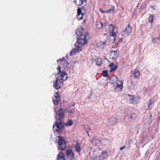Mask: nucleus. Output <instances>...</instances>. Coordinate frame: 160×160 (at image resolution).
<instances>
[{
	"mask_svg": "<svg viewBox=\"0 0 160 160\" xmlns=\"http://www.w3.org/2000/svg\"><path fill=\"white\" fill-rule=\"evenodd\" d=\"M60 75L62 79H59L58 78H57L55 82L53 84V86L54 88L57 90L59 89L61 87L63 86V82L62 80L65 81L68 78L66 73L64 71L62 72Z\"/></svg>",
	"mask_w": 160,
	"mask_h": 160,
	"instance_id": "f03ea898",
	"label": "nucleus"
},
{
	"mask_svg": "<svg viewBox=\"0 0 160 160\" xmlns=\"http://www.w3.org/2000/svg\"><path fill=\"white\" fill-rule=\"evenodd\" d=\"M128 98L131 101V103L134 104L137 102V98L132 95H128Z\"/></svg>",
	"mask_w": 160,
	"mask_h": 160,
	"instance_id": "a211bd4d",
	"label": "nucleus"
},
{
	"mask_svg": "<svg viewBox=\"0 0 160 160\" xmlns=\"http://www.w3.org/2000/svg\"><path fill=\"white\" fill-rule=\"evenodd\" d=\"M131 80L130 81V85L132 88H135L136 84L137 82L136 81L134 80V79L131 78Z\"/></svg>",
	"mask_w": 160,
	"mask_h": 160,
	"instance_id": "aec40b11",
	"label": "nucleus"
},
{
	"mask_svg": "<svg viewBox=\"0 0 160 160\" xmlns=\"http://www.w3.org/2000/svg\"><path fill=\"white\" fill-rule=\"evenodd\" d=\"M70 63L68 62H66L64 64V65L65 66L67 67L68 68H69V67L68 65Z\"/></svg>",
	"mask_w": 160,
	"mask_h": 160,
	"instance_id": "ea45409f",
	"label": "nucleus"
},
{
	"mask_svg": "<svg viewBox=\"0 0 160 160\" xmlns=\"http://www.w3.org/2000/svg\"><path fill=\"white\" fill-rule=\"evenodd\" d=\"M114 66V64L113 63H111L109 66V67H111V68L112 67H113Z\"/></svg>",
	"mask_w": 160,
	"mask_h": 160,
	"instance_id": "79ce46f5",
	"label": "nucleus"
},
{
	"mask_svg": "<svg viewBox=\"0 0 160 160\" xmlns=\"http://www.w3.org/2000/svg\"><path fill=\"white\" fill-rule=\"evenodd\" d=\"M100 11L102 13H106V10L103 11L102 9H100Z\"/></svg>",
	"mask_w": 160,
	"mask_h": 160,
	"instance_id": "37998d69",
	"label": "nucleus"
},
{
	"mask_svg": "<svg viewBox=\"0 0 160 160\" xmlns=\"http://www.w3.org/2000/svg\"><path fill=\"white\" fill-rule=\"evenodd\" d=\"M118 81V79L117 77L115 76H112L111 79V83L112 84L117 83Z\"/></svg>",
	"mask_w": 160,
	"mask_h": 160,
	"instance_id": "b1692460",
	"label": "nucleus"
},
{
	"mask_svg": "<svg viewBox=\"0 0 160 160\" xmlns=\"http://www.w3.org/2000/svg\"><path fill=\"white\" fill-rule=\"evenodd\" d=\"M149 22L151 23L152 22L153 20V16L151 15H150L149 16Z\"/></svg>",
	"mask_w": 160,
	"mask_h": 160,
	"instance_id": "72a5a7b5",
	"label": "nucleus"
},
{
	"mask_svg": "<svg viewBox=\"0 0 160 160\" xmlns=\"http://www.w3.org/2000/svg\"><path fill=\"white\" fill-rule=\"evenodd\" d=\"M115 37L114 36H110L109 39V43H112L115 40Z\"/></svg>",
	"mask_w": 160,
	"mask_h": 160,
	"instance_id": "a878e982",
	"label": "nucleus"
},
{
	"mask_svg": "<svg viewBox=\"0 0 160 160\" xmlns=\"http://www.w3.org/2000/svg\"><path fill=\"white\" fill-rule=\"evenodd\" d=\"M66 155L70 160L74 159V153L72 150L67 149L66 151Z\"/></svg>",
	"mask_w": 160,
	"mask_h": 160,
	"instance_id": "9b49d317",
	"label": "nucleus"
},
{
	"mask_svg": "<svg viewBox=\"0 0 160 160\" xmlns=\"http://www.w3.org/2000/svg\"><path fill=\"white\" fill-rule=\"evenodd\" d=\"M81 16L80 18L79 17H78V16L77 18H78V20H81L83 18V14H81Z\"/></svg>",
	"mask_w": 160,
	"mask_h": 160,
	"instance_id": "58836bf2",
	"label": "nucleus"
},
{
	"mask_svg": "<svg viewBox=\"0 0 160 160\" xmlns=\"http://www.w3.org/2000/svg\"><path fill=\"white\" fill-rule=\"evenodd\" d=\"M100 142V140L97 137H94L92 139V142L93 144L97 145Z\"/></svg>",
	"mask_w": 160,
	"mask_h": 160,
	"instance_id": "6ab92c4d",
	"label": "nucleus"
},
{
	"mask_svg": "<svg viewBox=\"0 0 160 160\" xmlns=\"http://www.w3.org/2000/svg\"><path fill=\"white\" fill-rule=\"evenodd\" d=\"M63 61H66L68 60V57L67 56H66L65 57L63 58H62Z\"/></svg>",
	"mask_w": 160,
	"mask_h": 160,
	"instance_id": "a19ab883",
	"label": "nucleus"
},
{
	"mask_svg": "<svg viewBox=\"0 0 160 160\" xmlns=\"http://www.w3.org/2000/svg\"><path fill=\"white\" fill-rule=\"evenodd\" d=\"M108 25V23L107 22H105V23H104V25L103 26V27H105V26H107Z\"/></svg>",
	"mask_w": 160,
	"mask_h": 160,
	"instance_id": "49530a36",
	"label": "nucleus"
},
{
	"mask_svg": "<svg viewBox=\"0 0 160 160\" xmlns=\"http://www.w3.org/2000/svg\"><path fill=\"white\" fill-rule=\"evenodd\" d=\"M58 148L62 150H64L66 148V142L65 141L61 136H58Z\"/></svg>",
	"mask_w": 160,
	"mask_h": 160,
	"instance_id": "20e7f679",
	"label": "nucleus"
},
{
	"mask_svg": "<svg viewBox=\"0 0 160 160\" xmlns=\"http://www.w3.org/2000/svg\"><path fill=\"white\" fill-rule=\"evenodd\" d=\"M83 31L84 29L82 28H79L76 30L75 34L77 35L76 38L78 40L77 43H76L75 45L77 48L73 49L71 52L70 54L71 56L74 55L76 52H79L82 50L81 47L79 46V44L80 45L82 46L85 45L87 43L86 39L89 36V33L87 32L83 35Z\"/></svg>",
	"mask_w": 160,
	"mask_h": 160,
	"instance_id": "f257e3e1",
	"label": "nucleus"
},
{
	"mask_svg": "<svg viewBox=\"0 0 160 160\" xmlns=\"http://www.w3.org/2000/svg\"><path fill=\"white\" fill-rule=\"evenodd\" d=\"M153 102V101L151 99L150 100L149 102V105L148 107V109L149 108L150 106L152 105Z\"/></svg>",
	"mask_w": 160,
	"mask_h": 160,
	"instance_id": "4c0bfd02",
	"label": "nucleus"
},
{
	"mask_svg": "<svg viewBox=\"0 0 160 160\" xmlns=\"http://www.w3.org/2000/svg\"><path fill=\"white\" fill-rule=\"evenodd\" d=\"M120 41H122V40L121 38H120V40H119Z\"/></svg>",
	"mask_w": 160,
	"mask_h": 160,
	"instance_id": "de8ad7c7",
	"label": "nucleus"
},
{
	"mask_svg": "<svg viewBox=\"0 0 160 160\" xmlns=\"http://www.w3.org/2000/svg\"><path fill=\"white\" fill-rule=\"evenodd\" d=\"M117 121V120L116 118L114 117H111L108 119L106 124L108 126L114 125L116 124Z\"/></svg>",
	"mask_w": 160,
	"mask_h": 160,
	"instance_id": "1a4fd4ad",
	"label": "nucleus"
},
{
	"mask_svg": "<svg viewBox=\"0 0 160 160\" xmlns=\"http://www.w3.org/2000/svg\"><path fill=\"white\" fill-rule=\"evenodd\" d=\"M65 124L62 123L60 119L58 118L56 119V122L53 126V129L54 132L56 131L60 133L64 129Z\"/></svg>",
	"mask_w": 160,
	"mask_h": 160,
	"instance_id": "7ed1b4c3",
	"label": "nucleus"
},
{
	"mask_svg": "<svg viewBox=\"0 0 160 160\" xmlns=\"http://www.w3.org/2000/svg\"><path fill=\"white\" fill-rule=\"evenodd\" d=\"M75 148L77 152H79L81 151L80 145L78 141H77L76 142V145L75 146Z\"/></svg>",
	"mask_w": 160,
	"mask_h": 160,
	"instance_id": "393cba45",
	"label": "nucleus"
},
{
	"mask_svg": "<svg viewBox=\"0 0 160 160\" xmlns=\"http://www.w3.org/2000/svg\"><path fill=\"white\" fill-rule=\"evenodd\" d=\"M140 72L139 70L137 68L135 69L132 75L130 76V78L137 79L139 77Z\"/></svg>",
	"mask_w": 160,
	"mask_h": 160,
	"instance_id": "9d476101",
	"label": "nucleus"
},
{
	"mask_svg": "<svg viewBox=\"0 0 160 160\" xmlns=\"http://www.w3.org/2000/svg\"><path fill=\"white\" fill-rule=\"evenodd\" d=\"M128 118L130 120H133L135 119L137 117V115L135 114H130L128 115L127 116Z\"/></svg>",
	"mask_w": 160,
	"mask_h": 160,
	"instance_id": "4be33fe9",
	"label": "nucleus"
},
{
	"mask_svg": "<svg viewBox=\"0 0 160 160\" xmlns=\"http://www.w3.org/2000/svg\"><path fill=\"white\" fill-rule=\"evenodd\" d=\"M85 2L84 0H74V3L78 6H81Z\"/></svg>",
	"mask_w": 160,
	"mask_h": 160,
	"instance_id": "5701e85b",
	"label": "nucleus"
},
{
	"mask_svg": "<svg viewBox=\"0 0 160 160\" xmlns=\"http://www.w3.org/2000/svg\"><path fill=\"white\" fill-rule=\"evenodd\" d=\"M84 1H85V2H86L87 1L86 0H84Z\"/></svg>",
	"mask_w": 160,
	"mask_h": 160,
	"instance_id": "09e8293b",
	"label": "nucleus"
},
{
	"mask_svg": "<svg viewBox=\"0 0 160 160\" xmlns=\"http://www.w3.org/2000/svg\"><path fill=\"white\" fill-rule=\"evenodd\" d=\"M109 156L108 153L106 151H102V153L100 155V160L107 158Z\"/></svg>",
	"mask_w": 160,
	"mask_h": 160,
	"instance_id": "2eb2a0df",
	"label": "nucleus"
},
{
	"mask_svg": "<svg viewBox=\"0 0 160 160\" xmlns=\"http://www.w3.org/2000/svg\"><path fill=\"white\" fill-rule=\"evenodd\" d=\"M63 61V59L62 58H60L59 59H58L57 60V61L58 62H62Z\"/></svg>",
	"mask_w": 160,
	"mask_h": 160,
	"instance_id": "c03bdc74",
	"label": "nucleus"
},
{
	"mask_svg": "<svg viewBox=\"0 0 160 160\" xmlns=\"http://www.w3.org/2000/svg\"><path fill=\"white\" fill-rule=\"evenodd\" d=\"M56 113V119L57 116L60 118H63L65 117L64 111L62 108H60Z\"/></svg>",
	"mask_w": 160,
	"mask_h": 160,
	"instance_id": "6e6552de",
	"label": "nucleus"
},
{
	"mask_svg": "<svg viewBox=\"0 0 160 160\" xmlns=\"http://www.w3.org/2000/svg\"><path fill=\"white\" fill-rule=\"evenodd\" d=\"M58 160H65L64 154L62 152H60L58 155Z\"/></svg>",
	"mask_w": 160,
	"mask_h": 160,
	"instance_id": "412c9836",
	"label": "nucleus"
},
{
	"mask_svg": "<svg viewBox=\"0 0 160 160\" xmlns=\"http://www.w3.org/2000/svg\"><path fill=\"white\" fill-rule=\"evenodd\" d=\"M57 69L58 70V71H59V72L57 73V74H58L60 73H61H61L62 72H61V67L60 66H58L57 68Z\"/></svg>",
	"mask_w": 160,
	"mask_h": 160,
	"instance_id": "c9c22d12",
	"label": "nucleus"
},
{
	"mask_svg": "<svg viewBox=\"0 0 160 160\" xmlns=\"http://www.w3.org/2000/svg\"><path fill=\"white\" fill-rule=\"evenodd\" d=\"M75 112V110L73 109L70 110H68L67 111V112L71 113H73Z\"/></svg>",
	"mask_w": 160,
	"mask_h": 160,
	"instance_id": "f704fd0d",
	"label": "nucleus"
},
{
	"mask_svg": "<svg viewBox=\"0 0 160 160\" xmlns=\"http://www.w3.org/2000/svg\"><path fill=\"white\" fill-rule=\"evenodd\" d=\"M108 28L110 36L116 37L118 33L117 27L112 24H110L108 26Z\"/></svg>",
	"mask_w": 160,
	"mask_h": 160,
	"instance_id": "423d86ee",
	"label": "nucleus"
},
{
	"mask_svg": "<svg viewBox=\"0 0 160 160\" xmlns=\"http://www.w3.org/2000/svg\"><path fill=\"white\" fill-rule=\"evenodd\" d=\"M110 58L113 60L116 59L118 57V53L117 51H112L110 54Z\"/></svg>",
	"mask_w": 160,
	"mask_h": 160,
	"instance_id": "f8f14e48",
	"label": "nucleus"
},
{
	"mask_svg": "<svg viewBox=\"0 0 160 160\" xmlns=\"http://www.w3.org/2000/svg\"><path fill=\"white\" fill-rule=\"evenodd\" d=\"M94 60L96 64L97 65L100 66L102 64V59L99 57H97L96 58L94 59Z\"/></svg>",
	"mask_w": 160,
	"mask_h": 160,
	"instance_id": "f3484780",
	"label": "nucleus"
},
{
	"mask_svg": "<svg viewBox=\"0 0 160 160\" xmlns=\"http://www.w3.org/2000/svg\"><path fill=\"white\" fill-rule=\"evenodd\" d=\"M102 75L104 77H106L108 75V72L107 70H104L102 72Z\"/></svg>",
	"mask_w": 160,
	"mask_h": 160,
	"instance_id": "473e14b6",
	"label": "nucleus"
},
{
	"mask_svg": "<svg viewBox=\"0 0 160 160\" xmlns=\"http://www.w3.org/2000/svg\"><path fill=\"white\" fill-rule=\"evenodd\" d=\"M96 26L97 28H100L103 27V23L100 22H97L96 23Z\"/></svg>",
	"mask_w": 160,
	"mask_h": 160,
	"instance_id": "bb28decb",
	"label": "nucleus"
},
{
	"mask_svg": "<svg viewBox=\"0 0 160 160\" xmlns=\"http://www.w3.org/2000/svg\"><path fill=\"white\" fill-rule=\"evenodd\" d=\"M106 41H104V42H98L97 43L98 45V47H100L102 45H104L106 43Z\"/></svg>",
	"mask_w": 160,
	"mask_h": 160,
	"instance_id": "2f4dec72",
	"label": "nucleus"
},
{
	"mask_svg": "<svg viewBox=\"0 0 160 160\" xmlns=\"http://www.w3.org/2000/svg\"><path fill=\"white\" fill-rule=\"evenodd\" d=\"M54 98L53 99V102L55 105H57L58 102L60 101L59 95L58 93H56Z\"/></svg>",
	"mask_w": 160,
	"mask_h": 160,
	"instance_id": "4468645a",
	"label": "nucleus"
},
{
	"mask_svg": "<svg viewBox=\"0 0 160 160\" xmlns=\"http://www.w3.org/2000/svg\"><path fill=\"white\" fill-rule=\"evenodd\" d=\"M73 124V121L71 120H69L68 121L65 123V125L66 126H70Z\"/></svg>",
	"mask_w": 160,
	"mask_h": 160,
	"instance_id": "cd10ccee",
	"label": "nucleus"
},
{
	"mask_svg": "<svg viewBox=\"0 0 160 160\" xmlns=\"http://www.w3.org/2000/svg\"><path fill=\"white\" fill-rule=\"evenodd\" d=\"M114 11V9L113 7L112 8L110 9L106 10V13H113Z\"/></svg>",
	"mask_w": 160,
	"mask_h": 160,
	"instance_id": "c756f323",
	"label": "nucleus"
},
{
	"mask_svg": "<svg viewBox=\"0 0 160 160\" xmlns=\"http://www.w3.org/2000/svg\"><path fill=\"white\" fill-rule=\"evenodd\" d=\"M125 146L122 147L120 148V149L121 150H122L123 149H124L125 148Z\"/></svg>",
	"mask_w": 160,
	"mask_h": 160,
	"instance_id": "a18cd8bd",
	"label": "nucleus"
},
{
	"mask_svg": "<svg viewBox=\"0 0 160 160\" xmlns=\"http://www.w3.org/2000/svg\"><path fill=\"white\" fill-rule=\"evenodd\" d=\"M81 10L80 9L78 8V16L79 17L81 14Z\"/></svg>",
	"mask_w": 160,
	"mask_h": 160,
	"instance_id": "e433bc0d",
	"label": "nucleus"
},
{
	"mask_svg": "<svg viewBox=\"0 0 160 160\" xmlns=\"http://www.w3.org/2000/svg\"><path fill=\"white\" fill-rule=\"evenodd\" d=\"M152 41L153 43H155L158 44L160 43V34L158 37H152Z\"/></svg>",
	"mask_w": 160,
	"mask_h": 160,
	"instance_id": "dca6fc26",
	"label": "nucleus"
},
{
	"mask_svg": "<svg viewBox=\"0 0 160 160\" xmlns=\"http://www.w3.org/2000/svg\"><path fill=\"white\" fill-rule=\"evenodd\" d=\"M84 129L86 131L87 133H88L90 129V128L89 127L88 125H85L84 126Z\"/></svg>",
	"mask_w": 160,
	"mask_h": 160,
	"instance_id": "7c9ffc66",
	"label": "nucleus"
},
{
	"mask_svg": "<svg viewBox=\"0 0 160 160\" xmlns=\"http://www.w3.org/2000/svg\"><path fill=\"white\" fill-rule=\"evenodd\" d=\"M132 31V27L129 24L128 26L126 27L125 29L121 33L122 36L125 37L129 35Z\"/></svg>",
	"mask_w": 160,
	"mask_h": 160,
	"instance_id": "0eeeda50",
	"label": "nucleus"
},
{
	"mask_svg": "<svg viewBox=\"0 0 160 160\" xmlns=\"http://www.w3.org/2000/svg\"><path fill=\"white\" fill-rule=\"evenodd\" d=\"M102 152V150L100 149L94 151L92 154L91 159L93 160H100V155Z\"/></svg>",
	"mask_w": 160,
	"mask_h": 160,
	"instance_id": "39448f33",
	"label": "nucleus"
},
{
	"mask_svg": "<svg viewBox=\"0 0 160 160\" xmlns=\"http://www.w3.org/2000/svg\"><path fill=\"white\" fill-rule=\"evenodd\" d=\"M118 68V66L117 65H115L113 67L111 68L110 72H112Z\"/></svg>",
	"mask_w": 160,
	"mask_h": 160,
	"instance_id": "c85d7f7f",
	"label": "nucleus"
},
{
	"mask_svg": "<svg viewBox=\"0 0 160 160\" xmlns=\"http://www.w3.org/2000/svg\"><path fill=\"white\" fill-rule=\"evenodd\" d=\"M119 82H120V84L118 83L116 87L114 89V91L116 92H120L122 90L123 86V82L122 81H119Z\"/></svg>",
	"mask_w": 160,
	"mask_h": 160,
	"instance_id": "ddd939ff",
	"label": "nucleus"
}]
</instances>
